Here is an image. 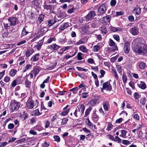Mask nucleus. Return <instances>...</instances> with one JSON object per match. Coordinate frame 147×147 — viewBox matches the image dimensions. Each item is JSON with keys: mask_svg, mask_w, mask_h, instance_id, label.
I'll return each mask as SVG.
<instances>
[{"mask_svg": "<svg viewBox=\"0 0 147 147\" xmlns=\"http://www.w3.org/2000/svg\"><path fill=\"white\" fill-rule=\"evenodd\" d=\"M133 118L136 120H139V116L137 114H135Z\"/></svg>", "mask_w": 147, "mask_h": 147, "instance_id": "nucleus-58", "label": "nucleus"}, {"mask_svg": "<svg viewBox=\"0 0 147 147\" xmlns=\"http://www.w3.org/2000/svg\"><path fill=\"white\" fill-rule=\"evenodd\" d=\"M31 67V65H26L25 67V69L24 70V72H25L27 70H28V69H29Z\"/></svg>", "mask_w": 147, "mask_h": 147, "instance_id": "nucleus-62", "label": "nucleus"}, {"mask_svg": "<svg viewBox=\"0 0 147 147\" xmlns=\"http://www.w3.org/2000/svg\"><path fill=\"white\" fill-rule=\"evenodd\" d=\"M88 92H84L82 93V97L83 98H86L88 96Z\"/></svg>", "mask_w": 147, "mask_h": 147, "instance_id": "nucleus-64", "label": "nucleus"}, {"mask_svg": "<svg viewBox=\"0 0 147 147\" xmlns=\"http://www.w3.org/2000/svg\"><path fill=\"white\" fill-rule=\"evenodd\" d=\"M68 120L67 118H65L62 119V121L61 122L62 124H63V125L67 123Z\"/></svg>", "mask_w": 147, "mask_h": 147, "instance_id": "nucleus-50", "label": "nucleus"}, {"mask_svg": "<svg viewBox=\"0 0 147 147\" xmlns=\"http://www.w3.org/2000/svg\"><path fill=\"white\" fill-rule=\"evenodd\" d=\"M71 46H70L64 47L63 48L61 49L60 50H61L62 52H64L66 50L69 49L71 48Z\"/></svg>", "mask_w": 147, "mask_h": 147, "instance_id": "nucleus-48", "label": "nucleus"}, {"mask_svg": "<svg viewBox=\"0 0 147 147\" xmlns=\"http://www.w3.org/2000/svg\"><path fill=\"white\" fill-rule=\"evenodd\" d=\"M100 73L101 75L99 76V77L101 78L104 76V75L105 73V72L104 70H101L100 71Z\"/></svg>", "mask_w": 147, "mask_h": 147, "instance_id": "nucleus-49", "label": "nucleus"}, {"mask_svg": "<svg viewBox=\"0 0 147 147\" xmlns=\"http://www.w3.org/2000/svg\"><path fill=\"white\" fill-rule=\"evenodd\" d=\"M53 137L56 141H57V142H60V139L59 136H54Z\"/></svg>", "mask_w": 147, "mask_h": 147, "instance_id": "nucleus-46", "label": "nucleus"}, {"mask_svg": "<svg viewBox=\"0 0 147 147\" xmlns=\"http://www.w3.org/2000/svg\"><path fill=\"white\" fill-rule=\"evenodd\" d=\"M90 104L92 106H94L98 103V99H94L90 101Z\"/></svg>", "mask_w": 147, "mask_h": 147, "instance_id": "nucleus-20", "label": "nucleus"}, {"mask_svg": "<svg viewBox=\"0 0 147 147\" xmlns=\"http://www.w3.org/2000/svg\"><path fill=\"white\" fill-rule=\"evenodd\" d=\"M75 9V8L74 7H73L71 9H68L67 11V12L68 13H71L74 12V11Z\"/></svg>", "mask_w": 147, "mask_h": 147, "instance_id": "nucleus-47", "label": "nucleus"}, {"mask_svg": "<svg viewBox=\"0 0 147 147\" xmlns=\"http://www.w3.org/2000/svg\"><path fill=\"white\" fill-rule=\"evenodd\" d=\"M112 72L113 74L114 75L115 78L117 79H118V78L116 70L115 69H113L112 70Z\"/></svg>", "mask_w": 147, "mask_h": 147, "instance_id": "nucleus-45", "label": "nucleus"}, {"mask_svg": "<svg viewBox=\"0 0 147 147\" xmlns=\"http://www.w3.org/2000/svg\"><path fill=\"white\" fill-rule=\"evenodd\" d=\"M76 68L78 69V70L79 71H87V70L85 69H84V68H82V67H76Z\"/></svg>", "mask_w": 147, "mask_h": 147, "instance_id": "nucleus-52", "label": "nucleus"}, {"mask_svg": "<svg viewBox=\"0 0 147 147\" xmlns=\"http://www.w3.org/2000/svg\"><path fill=\"white\" fill-rule=\"evenodd\" d=\"M17 72V70L14 69H11L9 73V76L11 77H13L16 74Z\"/></svg>", "mask_w": 147, "mask_h": 147, "instance_id": "nucleus-22", "label": "nucleus"}, {"mask_svg": "<svg viewBox=\"0 0 147 147\" xmlns=\"http://www.w3.org/2000/svg\"><path fill=\"white\" fill-rule=\"evenodd\" d=\"M107 136H109V138L110 140L113 141H114L115 138L111 134H108L107 135Z\"/></svg>", "mask_w": 147, "mask_h": 147, "instance_id": "nucleus-59", "label": "nucleus"}, {"mask_svg": "<svg viewBox=\"0 0 147 147\" xmlns=\"http://www.w3.org/2000/svg\"><path fill=\"white\" fill-rule=\"evenodd\" d=\"M47 22L48 23V26H51L54 24L56 22V21L55 20H48Z\"/></svg>", "mask_w": 147, "mask_h": 147, "instance_id": "nucleus-32", "label": "nucleus"}, {"mask_svg": "<svg viewBox=\"0 0 147 147\" xmlns=\"http://www.w3.org/2000/svg\"><path fill=\"white\" fill-rule=\"evenodd\" d=\"M86 124L88 125L89 127H92V124L89 119H87L86 121Z\"/></svg>", "mask_w": 147, "mask_h": 147, "instance_id": "nucleus-42", "label": "nucleus"}, {"mask_svg": "<svg viewBox=\"0 0 147 147\" xmlns=\"http://www.w3.org/2000/svg\"><path fill=\"white\" fill-rule=\"evenodd\" d=\"M114 141L117 142L118 143H120L121 142V139L118 136H116L115 137Z\"/></svg>", "mask_w": 147, "mask_h": 147, "instance_id": "nucleus-35", "label": "nucleus"}, {"mask_svg": "<svg viewBox=\"0 0 147 147\" xmlns=\"http://www.w3.org/2000/svg\"><path fill=\"white\" fill-rule=\"evenodd\" d=\"M146 102V100L145 98H142L140 100V102L141 104L142 105H144Z\"/></svg>", "mask_w": 147, "mask_h": 147, "instance_id": "nucleus-34", "label": "nucleus"}, {"mask_svg": "<svg viewBox=\"0 0 147 147\" xmlns=\"http://www.w3.org/2000/svg\"><path fill=\"white\" fill-rule=\"evenodd\" d=\"M56 38L55 37L50 38L48 39L47 41V43H51L53 41H55L56 40Z\"/></svg>", "mask_w": 147, "mask_h": 147, "instance_id": "nucleus-37", "label": "nucleus"}, {"mask_svg": "<svg viewBox=\"0 0 147 147\" xmlns=\"http://www.w3.org/2000/svg\"><path fill=\"white\" fill-rule=\"evenodd\" d=\"M116 3V0H112L111 1V5L112 6H114Z\"/></svg>", "mask_w": 147, "mask_h": 147, "instance_id": "nucleus-61", "label": "nucleus"}, {"mask_svg": "<svg viewBox=\"0 0 147 147\" xmlns=\"http://www.w3.org/2000/svg\"><path fill=\"white\" fill-rule=\"evenodd\" d=\"M133 49L135 53L142 55L145 54L147 52V46L144 41H143V42H139L134 46Z\"/></svg>", "mask_w": 147, "mask_h": 147, "instance_id": "nucleus-1", "label": "nucleus"}, {"mask_svg": "<svg viewBox=\"0 0 147 147\" xmlns=\"http://www.w3.org/2000/svg\"><path fill=\"white\" fill-rule=\"evenodd\" d=\"M141 8L139 7H135L133 11L135 12L136 14V15H139L141 13Z\"/></svg>", "mask_w": 147, "mask_h": 147, "instance_id": "nucleus-24", "label": "nucleus"}, {"mask_svg": "<svg viewBox=\"0 0 147 147\" xmlns=\"http://www.w3.org/2000/svg\"><path fill=\"white\" fill-rule=\"evenodd\" d=\"M96 15L95 11H90L86 16V21L92 20Z\"/></svg>", "mask_w": 147, "mask_h": 147, "instance_id": "nucleus-5", "label": "nucleus"}, {"mask_svg": "<svg viewBox=\"0 0 147 147\" xmlns=\"http://www.w3.org/2000/svg\"><path fill=\"white\" fill-rule=\"evenodd\" d=\"M102 88L101 89V90L103 92V90L111 91L112 89L111 85L110 84L109 81H107L103 84Z\"/></svg>", "mask_w": 147, "mask_h": 147, "instance_id": "nucleus-3", "label": "nucleus"}, {"mask_svg": "<svg viewBox=\"0 0 147 147\" xmlns=\"http://www.w3.org/2000/svg\"><path fill=\"white\" fill-rule=\"evenodd\" d=\"M92 108L91 107H89L85 111V114L84 117H86L88 115L90 111L92 110Z\"/></svg>", "mask_w": 147, "mask_h": 147, "instance_id": "nucleus-30", "label": "nucleus"}, {"mask_svg": "<svg viewBox=\"0 0 147 147\" xmlns=\"http://www.w3.org/2000/svg\"><path fill=\"white\" fill-rule=\"evenodd\" d=\"M26 105L28 109H32L34 106V101H31L29 102H27Z\"/></svg>", "mask_w": 147, "mask_h": 147, "instance_id": "nucleus-18", "label": "nucleus"}, {"mask_svg": "<svg viewBox=\"0 0 147 147\" xmlns=\"http://www.w3.org/2000/svg\"><path fill=\"white\" fill-rule=\"evenodd\" d=\"M109 29L110 30L114 32L117 31H121L122 30V29L119 28H116L113 26H110L109 27Z\"/></svg>", "mask_w": 147, "mask_h": 147, "instance_id": "nucleus-12", "label": "nucleus"}, {"mask_svg": "<svg viewBox=\"0 0 147 147\" xmlns=\"http://www.w3.org/2000/svg\"><path fill=\"white\" fill-rule=\"evenodd\" d=\"M114 38L117 41H118L119 40V36L117 34H115L113 35Z\"/></svg>", "mask_w": 147, "mask_h": 147, "instance_id": "nucleus-56", "label": "nucleus"}, {"mask_svg": "<svg viewBox=\"0 0 147 147\" xmlns=\"http://www.w3.org/2000/svg\"><path fill=\"white\" fill-rule=\"evenodd\" d=\"M74 115L76 117L82 115V114L79 111V110L77 109V108L76 110H75L74 112Z\"/></svg>", "mask_w": 147, "mask_h": 147, "instance_id": "nucleus-29", "label": "nucleus"}, {"mask_svg": "<svg viewBox=\"0 0 147 147\" xmlns=\"http://www.w3.org/2000/svg\"><path fill=\"white\" fill-rule=\"evenodd\" d=\"M85 39L83 38L77 42L75 44L77 45H78L80 44H84L85 43Z\"/></svg>", "mask_w": 147, "mask_h": 147, "instance_id": "nucleus-23", "label": "nucleus"}, {"mask_svg": "<svg viewBox=\"0 0 147 147\" xmlns=\"http://www.w3.org/2000/svg\"><path fill=\"white\" fill-rule=\"evenodd\" d=\"M85 106L82 104L78 106L77 108V109L80 112V113L82 114L85 110Z\"/></svg>", "mask_w": 147, "mask_h": 147, "instance_id": "nucleus-13", "label": "nucleus"}, {"mask_svg": "<svg viewBox=\"0 0 147 147\" xmlns=\"http://www.w3.org/2000/svg\"><path fill=\"white\" fill-rule=\"evenodd\" d=\"M122 143L125 145H127L130 144V142L127 140H123L122 141Z\"/></svg>", "mask_w": 147, "mask_h": 147, "instance_id": "nucleus-55", "label": "nucleus"}, {"mask_svg": "<svg viewBox=\"0 0 147 147\" xmlns=\"http://www.w3.org/2000/svg\"><path fill=\"white\" fill-rule=\"evenodd\" d=\"M20 107V103L14 100L13 102L11 103L10 107L11 110V112L12 113L14 111L17 110Z\"/></svg>", "mask_w": 147, "mask_h": 147, "instance_id": "nucleus-2", "label": "nucleus"}, {"mask_svg": "<svg viewBox=\"0 0 147 147\" xmlns=\"http://www.w3.org/2000/svg\"><path fill=\"white\" fill-rule=\"evenodd\" d=\"M92 119L94 121H96L98 119V116L96 114H94L92 117Z\"/></svg>", "mask_w": 147, "mask_h": 147, "instance_id": "nucleus-53", "label": "nucleus"}, {"mask_svg": "<svg viewBox=\"0 0 147 147\" xmlns=\"http://www.w3.org/2000/svg\"><path fill=\"white\" fill-rule=\"evenodd\" d=\"M106 10V7L103 5L101 6L98 9V13L100 14L105 13Z\"/></svg>", "mask_w": 147, "mask_h": 147, "instance_id": "nucleus-8", "label": "nucleus"}, {"mask_svg": "<svg viewBox=\"0 0 147 147\" xmlns=\"http://www.w3.org/2000/svg\"><path fill=\"white\" fill-rule=\"evenodd\" d=\"M34 50L32 49H28L26 53V55L27 57H28L32 55L34 52Z\"/></svg>", "mask_w": 147, "mask_h": 147, "instance_id": "nucleus-14", "label": "nucleus"}, {"mask_svg": "<svg viewBox=\"0 0 147 147\" xmlns=\"http://www.w3.org/2000/svg\"><path fill=\"white\" fill-rule=\"evenodd\" d=\"M28 32L26 31V30L24 27L22 30V36H24L26 35Z\"/></svg>", "mask_w": 147, "mask_h": 147, "instance_id": "nucleus-38", "label": "nucleus"}, {"mask_svg": "<svg viewBox=\"0 0 147 147\" xmlns=\"http://www.w3.org/2000/svg\"><path fill=\"white\" fill-rule=\"evenodd\" d=\"M22 78L21 77H18L15 80L17 82L18 84L21 83L22 81H21V78Z\"/></svg>", "mask_w": 147, "mask_h": 147, "instance_id": "nucleus-41", "label": "nucleus"}, {"mask_svg": "<svg viewBox=\"0 0 147 147\" xmlns=\"http://www.w3.org/2000/svg\"><path fill=\"white\" fill-rule=\"evenodd\" d=\"M14 127V125L13 123H9L8 126V128L9 129H13Z\"/></svg>", "mask_w": 147, "mask_h": 147, "instance_id": "nucleus-51", "label": "nucleus"}, {"mask_svg": "<svg viewBox=\"0 0 147 147\" xmlns=\"http://www.w3.org/2000/svg\"><path fill=\"white\" fill-rule=\"evenodd\" d=\"M79 89L78 87L74 88L71 89L70 90L73 92L74 94H76L77 93L78 90Z\"/></svg>", "mask_w": 147, "mask_h": 147, "instance_id": "nucleus-39", "label": "nucleus"}, {"mask_svg": "<svg viewBox=\"0 0 147 147\" xmlns=\"http://www.w3.org/2000/svg\"><path fill=\"white\" fill-rule=\"evenodd\" d=\"M129 31L134 36L138 35L139 33L138 29L136 26L131 28L129 30Z\"/></svg>", "mask_w": 147, "mask_h": 147, "instance_id": "nucleus-7", "label": "nucleus"}, {"mask_svg": "<svg viewBox=\"0 0 147 147\" xmlns=\"http://www.w3.org/2000/svg\"><path fill=\"white\" fill-rule=\"evenodd\" d=\"M10 80V78L7 76H6L4 78V81L6 82H9Z\"/></svg>", "mask_w": 147, "mask_h": 147, "instance_id": "nucleus-54", "label": "nucleus"}, {"mask_svg": "<svg viewBox=\"0 0 147 147\" xmlns=\"http://www.w3.org/2000/svg\"><path fill=\"white\" fill-rule=\"evenodd\" d=\"M124 49L126 53H128L129 50V42H127L125 43Z\"/></svg>", "mask_w": 147, "mask_h": 147, "instance_id": "nucleus-9", "label": "nucleus"}, {"mask_svg": "<svg viewBox=\"0 0 147 147\" xmlns=\"http://www.w3.org/2000/svg\"><path fill=\"white\" fill-rule=\"evenodd\" d=\"M69 25L67 23L63 24L60 26L59 29L63 31L65 28L67 27Z\"/></svg>", "mask_w": 147, "mask_h": 147, "instance_id": "nucleus-19", "label": "nucleus"}, {"mask_svg": "<svg viewBox=\"0 0 147 147\" xmlns=\"http://www.w3.org/2000/svg\"><path fill=\"white\" fill-rule=\"evenodd\" d=\"M31 83V82H30L28 80H26L25 82V84L26 85V87H29Z\"/></svg>", "mask_w": 147, "mask_h": 147, "instance_id": "nucleus-40", "label": "nucleus"}, {"mask_svg": "<svg viewBox=\"0 0 147 147\" xmlns=\"http://www.w3.org/2000/svg\"><path fill=\"white\" fill-rule=\"evenodd\" d=\"M122 78L123 82L125 84L127 80V76L125 74H123Z\"/></svg>", "mask_w": 147, "mask_h": 147, "instance_id": "nucleus-36", "label": "nucleus"}, {"mask_svg": "<svg viewBox=\"0 0 147 147\" xmlns=\"http://www.w3.org/2000/svg\"><path fill=\"white\" fill-rule=\"evenodd\" d=\"M53 51L57 50L60 47L58 45L55 44H53Z\"/></svg>", "mask_w": 147, "mask_h": 147, "instance_id": "nucleus-44", "label": "nucleus"}, {"mask_svg": "<svg viewBox=\"0 0 147 147\" xmlns=\"http://www.w3.org/2000/svg\"><path fill=\"white\" fill-rule=\"evenodd\" d=\"M113 126L110 123H109L107 125V129L109 130H110L112 128Z\"/></svg>", "mask_w": 147, "mask_h": 147, "instance_id": "nucleus-63", "label": "nucleus"}, {"mask_svg": "<svg viewBox=\"0 0 147 147\" xmlns=\"http://www.w3.org/2000/svg\"><path fill=\"white\" fill-rule=\"evenodd\" d=\"M11 26L10 24V23H7V22H4L3 23V27L5 30H8L10 28Z\"/></svg>", "mask_w": 147, "mask_h": 147, "instance_id": "nucleus-21", "label": "nucleus"}, {"mask_svg": "<svg viewBox=\"0 0 147 147\" xmlns=\"http://www.w3.org/2000/svg\"><path fill=\"white\" fill-rule=\"evenodd\" d=\"M103 105L105 110L107 111H108L109 108V105L108 102L107 101L103 102Z\"/></svg>", "mask_w": 147, "mask_h": 147, "instance_id": "nucleus-17", "label": "nucleus"}, {"mask_svg": "<svg viewBox=\"0 0 147 147\" xmlns=\"http://www.w3.org/2000/svg\"><path fill=\"white\" fill-rule=\"evenodd\" d=\"M79 49L83 53H86L88 52L89 50L87 49L86 47L84 45L80 46L79 47Z\"/></svg>", "mask_w": 147, "mask_h": 147, "instance_id": "nucleus-11", "label": "nucleus"}, {"mask_svg": "<svg viewBox=\"0 0 147 147\" xmlns=\"http://www.w3.org/2000/svg\"><path fill=\"white\" fill-rule=\"evenodd\" d=\"M121 134L119 135L120 136L125 138L127 133V131L125 129H122L121 131Z\"/></svg>", "mask_w": 147, "mask_h": 147, "instance_id": "nucleus-26", "label": "nucleus"}, {"mask_svg": "<svg viewBox=\"0 0 147 147\" xmlns=\"http://www.w3.org/2000/svg\"><path fill=\"white\" fill-rule=\"evenodd\" d=\"M52 5L45 4L43 5V7L44 9L46 10H51L52 8Z\"/></svg>", "mask_w": 147, "mask_h": 147, "instance_id": "nucleus-27", "label": "nucleus"}, {"mask_svg": "<svg viewBox=\"0 0 147 147\" xmlns=\"http://www.w3.org/2000/svg\"><path fill=\"white\" fill-rule=\"evenodd\" d=\"M100 46L99 45H95L93 47V51L94 52H96L98 51V50L100 49Z\"/></svg>", "mask_w": 147, "mask_h": 147, "instance_id": "nucleus-31", "label": "nucleus"}, {"mask_svg": "<svg viewBox=\"0 0 147 147\" xmlns=\"http://www.w3.org/2000/svg\"><path fill=\"white\" fill-rule=\"evenodd\" d=\"M111 19V17L109 16L103 17L101 20L102 23L105 25L109 24Z\"/></svg>", "mask_w": 147, "mask_h": 147, "instance_id": "nucleus-6", "label": "nucleus"}, {"mask_svg": "<svg viewBox=\"0 0 147 147\" xmlns=\"http://www.w3.org/2000/svg\"><path fill=\"white\" fill-rule=\"evenodd\" d=\"M40 70V67L38 66H36L34 68L33 70L32 71L34 73V77H35Z\"/></svg>", "mask_w": 147, "mask_h": 147, "instance_id": "nucleus-10", "label": "nucleus"}, {"mask_svg": "<svg viewBox=\"0 0 147 147\" xmlns=\"http://www.w3.org/2000/svg\"><path fill=\"white\" fill-rule=\"evenodd\" d=\"M146 64L145 63L143 62L140 63L138 65V67L140 69H144L145 67Z\"/></svg>", "mask_w": 147, "mask_h": 147, "instance_id": "nucleus-25", "label": "nucleus"}, {"mask_svg": "<svg viewBox=\"0 0 147 147\" xmlns=\"http://www.w3.org/2000/svg\"><path fill=\"white\" fill-rule=\"evenodd\" d=\"M57 64V62L56 61H55L53 62V63H51L50 65V68L52 69L54 68Z\"/></svg>", "mask_w": 147, "mask_h": 147, "instance_id": "nucleus-43", "label": "nucleus"}, {"mask_svg": "<svg viewBox=\"0 0 147 147\" xmlns=\"http://www.w3.org/2000/svg\"><path fill=\"white\" fill-rule=\"evenodd\" d=\"M83 55V54L79 52L78 53L77 55V58L78 60H82L83 58L82 57V56Z\"/></svg>", "mask_w": 147, "mask_h": 147, "instance_id": "nucleus-33", "label": "nucleus"}, {"mask_svg": "<svg viewBox=\"0 0 147 147\" xmlns=\"http://www.w3.org/2000/svg\"><path fill=\"white\" fill-rule=\"evenodd\" d=\"M138 86L142 89H144L146 87V86L145 83L142 82L141 81L140 82V84H138Z\"/></svg>", "mask_w": 147, "mask_h": 147, "instance_id": "nucleus-16", "label": "nucleus"}, {"mask_svg": "<svg viewBox=\"0 0 147 147\" xmlns=\"http://www.w3.org/2000/svg\"><path fill=\"white\" fill-rule=\"evenodd\" d=\"M129 85L133 89H134L135 88V87L134 85V83L133 82H130L129 83Z\"/></svg>", "mask_w": 147, "mask_h": 147, "instance_id": "nucleus-57", "label": "nucleus"}, {"mask_svg": "<svg viewBox=\"0 0 147 147\" xmlns=\"http://www.w3.org/2000/svg\"><path fill=\"white\" fill-rule=\"evenodd\" d=\"M44 18V15L43 14H41L40 15L38 18L37 21L39 22L40 24L43 21Z\"/></svg>", "mask_w": 147, "mask_h": 147, "instance_id": "nucleus-28", "label": "nucleus"}, {"mask_svg": "<svg viewBox=\"0 0 147 147\" xmlns=\"http://www.w3.org/2000/svg\"><path fill=\"white\" fill-rule=\"evenodd\" d=\"M134 96L135 99H138L139 98L138 94L137 92H135L134 94Z\"/></svg>", "mask_w": 147, "mask_h": 147, "instance_id": "nucleus-60", "label": "nucleus"}, {"mask_svg": "<svg viewBox=\"0 0 147 147\" xmlns=\"http://www.w3.org/2000/svg\"><path fill=\"white\" fill-rule=\"evenodd\" d=\"M40 55L39 53H37L33 55L31 59V61H37L39 59V56Z\"/></svg>", "mask_w": 147, "mask_h": 147, "instance_id": "nucleus-15", "label": "nucleus"}, {"mask_svg": "<svg viewBox=\"0 0 147 147\" xmlns=\"http://www.w3.org/2000/svg\"><path fill=\"white\" fill-rule=\"evenodd\" d=\"M8 21L9 22L12 26H14L17 24L18 22V19L15 17H11L7 19Z\"/></svg>", "mask_w": 147, "mask_h": 147, "instance_id": "nucleus-4", "label": "nucleus"}]
</instances>
